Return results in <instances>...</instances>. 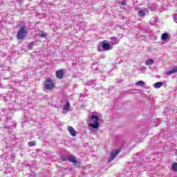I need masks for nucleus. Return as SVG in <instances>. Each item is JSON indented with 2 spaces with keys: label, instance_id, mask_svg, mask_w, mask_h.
Segmentation results:
<instances>
[{
  "label": "nucleus",
  "instance_id": "obj_19",
  "mask_svg": "<svg viewBox=\"0 0 177 177\" xmlns=\"http://www.w3.org/2000/svg\"><path fill=\"white\" fill-rule=\"evenodd\" d=\"M61 160H62V161H66V160H67V158L65 157V156H62V157H61Z\"/></svg>",
  "mask_w": 177,
  "mask_h": 177
},
{
  "label": "nucleus",
  "instance_id": "obj_9",
  "mask_svg": "<svg viewBox=\"0 0 177 177\" xmlns=\"http://www.w3.org/2000/svg\"><path fill=\"white\" fill-rule=\"evenodd\" d=\"M102 48L104 50H110V44L108 43H102Z\"/></svg>",
  "mask_w": 177,
  "mask_h": 177
},
{
  "label": "nucleus",
  "instance_id": "obj_1",
  "mask_svg": "<svg viewBox=\"0 0 177 177\" xmlns=\"http://www.w3.org/2000/svg\"><path fill=\"white\" fill-rule=\"evenodd\" d=\"M28 26H22L19 31L17 32V39L23 40L26 37H27V34H28Z\"/></svg>",
  "mask_w": 177,
  "mask_h": 177
},
{
  "label": "nucleus",
  "instance_id": "obj_18",
  "mask_svg": "<svg viewBox=\"0 0 177 177\" xmlns=\"http://www.w3.org/2000/svg\"><path fill=\"white\" fill-rule=\"evenodd\" d=\"M136 85H137L138 86H142L145 85V82L140 80L136 83Z\"/></svg>",
  "mask_w": 177,
  "mask_h": 177
},
{
  "label": "nucleus",
  "instance_id": "obj_10",
  "mask_svg": "<svg viewBox=\"0 0 177 177\" xmlns=\"http://www.w3.org/2000/svg\"><path fill=\"white\" fill-rule=\"evenodd\" d=\"M68 160L70 162H73V164H77V159H75V156H69Z\"/></svg>",
  "mask_w": 177,
  "mask_h": 177
},
{
  "label": "nucleus",
  "instance_id": "obj_12",
  "mask_svg": "<svg viewBox=\"0 0 177 177\" xmlns=\"http://www.w3.org/2000/svg\"><path fill=\"white\" fill-rule=\"evenodd\" d=\"M175 73H177V68H174L172 71H168L167 72V75H171V74H175Z\"/></svg>",
  "mask_w": 177,
  "mask_h": 177
},
{
  "label": "nucleus",
  "instance_id": "obj_20",
  "mask_svg": "<svg viewBox=\"0 0 177 177\" xmlns=\"http://www.w3.org/2000/svg\"><path fill=\"white\" fill-rule=\"evenodd\" d=\"M120 4L122 5V6H123L126 5L124 1H122L120 2Z\"/></svg>",
  "mask_w": 177,
  "mask_h": 177
},
{
  "label": "nucleus",
  "instance_id": "obj_2",
  "mask_svg": "<svg viewBox=\"0 0 177 177\" xmlns=\"http://www.w3.org/2000/svg\"><path fill=\"white\" fill-rule=\"evenodd\" d=\"M44 86L47 91H52L56 88V83L52 79H46L44 81Z\"/></svg>",
  "mask_w": 177,
  "mask_h": 177
},
{
  "label": "nucleus",
  "instance_id": "obj_16",
  "mask_svg": "<svg viewBox=\"0 0 177 177\" xmlns=\"http://www.w3.org/2000/svg\"><path fill=\"white\" fill-rule=\"evenodd\" d=\"M63 110H64L65 111H68V110H70V102H67L66 104V105L64 106Z\"/></svg>",
  "mask_w": 177,
  "mask_h": 177
},
{
  "label": "nucleus",
  "instance_id": "obj_3",
  "mask_svg": "<svg viewBox=\"0 0 177 177\" xmlns=\"http://www.w3.org/2000/svg\"><path fill=\"white\" fill-rule=\"evenodd\" d=\"M91 120L94 124L90 123L88 124V127H91L93 129H97V128H100V124H99V116L92 115L91 117Z\"/></svg>",
  "mask_w": 177,
  "mask_h": 177
},
{
  "label": "nucleus",
  "instance_id": "obj_6",
  "mask_svg": "<svg viewBox=\"0 0 177 177\" xmlns=\"http://www.w3.org/2000/svg\"><path fill=\"white\" fill-rule=\"evenodd\" d=\"M68 131L70 135H71V136H73V138H75V136H77V131L74 129V127L71 126H68Z\"/></svg>",
  "mask_w": 177,
  "mask_h": 177
},
{
  "label": "nucleus",
  "instance_id": "obj_13",
  "mask_svg": "<svg viewBox=\"0 0 177 177\" xmlns=\"http://www.w3.org/2000/svg\"><path fill=\"white\" fill-rule=\"evenodd\" d=\"M162 86V82H158L154 84V88L156 89H158V88H161Z\"/></svg>",
  "mask_w": 177,
  "mask_h": 177
},
{
  "label": "nucleus",
  "instance_id": "obj_7",
  "mask_svg": "<svg viewBox=\"0 0 177 177\" xmlns=\"http://www.w3.org/2000/svg\"><path fill=\"white\" fill-rule=\"evenodd\" d=\"M39 32L40 33H38L39 38H46V37H48V33L44 32V30H40Z\"/></svg>",
  "mask_w": 177,
  "mask_h": 177
},
{
  "label": "nucleus",
  "instance_id": "obj_14",
  "mask_svg": "<svg viewBox=\"0 0 177 177\" xmlns=\"http://www.w3.org/2000/svg\"><path fill=\"white\" fill-rule=\"evenodd\" d=\"M138 15L140 17H145V16H146V12H145L143 10H140L138 12Z\"/></svg>",
  "mask_w": 177,
  "mask_h": 177
},
{
  "label": "nucleus",
  "instance_id": "obj_4",
  "mask_svg": "<svg viewBox=\"0 0 177 177\" xmlns=\"http://www.w3.org/2000/svg\"><path fill=\"white\" fill-rule=\"evenodd\" d=\"M120 152H121L120 149H118L115 152L111 151L110 157L108 160V162H111V161H113V160H114L117 157V156H118V154H120Z\"/></svg>",
  "mask_w": 177,
  "mask_h": 177
},
{
  "label": "nucleus",
  "instance_id": "obj_5",
  "mask_svg": "<svg viewBox=\"0 0 177 177\" xmlns=\"http://www.w3.org/2000/svg\"><path fill=\"white\" fill-rule=\"evenodd\" d=\"M55 75L58 80H62L63 77H64V71L63 69H60L56 71Z\"/></svg>",
  "mask_w": 177,
  "mask_h": 177
},
{
  "label": "nucleus",
  "instance_id": "obj_15",
  "mask_svg": "<svg viewBox=\"0 0 177 177\" xmlns=\"http://www.w3.org/2000/svg\"><path fill=\"white\" fill-rule=\"evenodd\" d=\"M153 63H154V61H153V59H147L145 62V65L146 66H151V64H153Z\"/></svg>",
  "mask_w": 177,
  "mask_h": 177
},
{
  "label": "nucleus",
  "instance_id": "obj_11",
  "mask_svg": "<svg viewBox=\"0 0 177 177\" xmlns=\"http://www.w3.org/2000/svg\"><path fill=\"white\" fill-rule=\"evenodd\" d=\"M28 145L29 147H34V146H37V141L36 140L30 141L28 142Z\"/></svg>",
  "mask_w": 177,
  "mask_h": 177
},
{
  "label": "nucleus",
  "instance_id": "obj_17",
  "mask_svg": "<svg viewBox=\"0 0 177 177\" xmlns=\"http://www.w3.org/2000/svg\"><path fill=\"white\" fill-rule=\"evenodd\" d=\"M171 169H173L174 172H177V162L173 163L171 165Z\"/></svg>",
  "mask_w": 177,
  "mask_h": 177
},
{
  "label": "nucleus",
  "instance_id": "obj_8",
  "mask_svg": "<svg viewBox=\"0 0 177 177\" xmlns=\"http://www.w3.org/2000/svg\"><path fill=\"white\" fill-rule=\"evenodd\" d=\"M168 38H169V33L165 32V33L162 34V36H161L162 41H166V39H168Z\"/></svg>",
  "mask_w": 177,
  "mask_h": 177
}]
</instances>
